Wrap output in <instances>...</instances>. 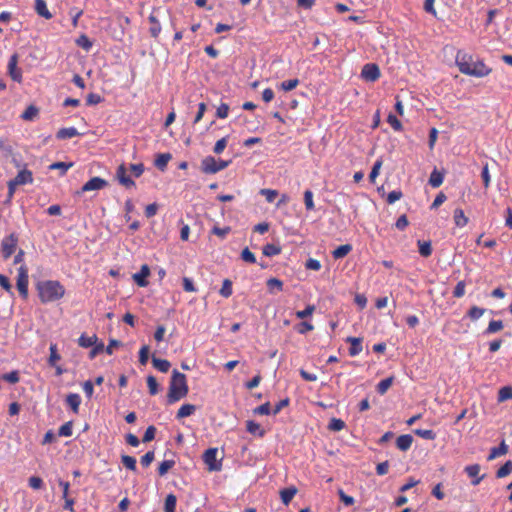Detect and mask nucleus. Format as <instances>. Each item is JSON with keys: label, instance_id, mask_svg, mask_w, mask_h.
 <instances>
[{"label": "nucleus", "instance_id": "nucleus-1", "mask_svg": "<svg viewBox=\"0 0 512 512\" xmlns=\"http://www.w3.org/2000/svg\"><path fill=\"white\" fill-rule=\"evenodd\" d=\"M456 65L462 74L474 77H485L492 71L483 61L474 62L471 56L460 52L456 55Z\"/></svg>", "mask_w": 512, "mask_h": 512}, {"label": "nucleus", "instance_id": "nucleus-2", "mask_svg": "<svg viewBox=\"0 0 512 512\" xmlns=\"http://www.w3.org/2000/svg\"><path fill=\"white\" fill-rule=\"evenodd\" d=\"M36 289L42 303L57 301L65 295V287L57 280L40 281Z\"/></svg>", "mask_w": 512, "mask_h": 512}, {"label": "nucleus", "instance_id": "nucleus-3", "mask_svg": "<svg viewBox=\"0 0 512 512\" xmlns=\"http://www.w3.org/2000/svg\"><path fill=\"white\" fill-rule=\"evenodd\" d=\"M189 392L186 375L174 369L171 376L167 401L173 404L187 396Z\"/></svg>", "mask_w": 512, "mask_h": 512}, {"label": "nucleus", "instance_id": "nucleus-4", "mask_svg": "<svg viewBox=\"0 0 512 512\" xmlns=\"http://www.w3.org/2000/svg\"><path fill=\"white\" fill-rule=\"evenodd\" d=\"M17 245L18 236L15 233H11L10 235L4 237L1 242V253L3 259H9L15 252Z\"/></svg>", "mask_w": 512, "mask_h": 512}, {"label": "nucleus", "instance_id": "nucleus-5", "mask_svg": "<svg viewBox=\"0 0 512 512\" xmlns=\"http://www.w3.org/2000/svg\"><path fill=\"white\" fill-rule=\"evenodd\" d=\"M28 284H29V276H28V268L26 265L22 264L18 268L17 274V289L20 295L26 299L28 297Z\"/></svg>", "mask_w": 512, "mask_h": 512}, {"label": "nucleus", "instance_id": "nucleus-6", "mask_svg": "<svg viewBox=\"0 0 512 512\" xmlns=\"http://www.w3.org/2000/svg\"><path fill=\"white\" fill-rule=\"evenodd\" d=\"M217 454V448H209L203 454V461L209 471H220L222 468L221 461L217 460Z\"/></svg>", "mask_w": 512, "mask_h": 512}, {"label": "nucleus", "instance_id": "nucleus-7", "mask_svg": "<svg viewBox=\"0 0 512 512\" xmlns=\"http://www.w3.org/2000/svg\"><path fill=\"white\" fill-rule=\"evenodd\" d=\"M380 76V69L375 63H367L361 70V77L366 81L375 82Z\"/></svg>", "mask_w": 512, "mask_h": 512}, {"label": "nucleus", "instance_id": "nucleus-8", "mask_svg": "<svg viewBox=\"0 0 512 512\" xmlns=\"http://www.w3.org/2000/svg\"><path fill=\"white\" fill-rule=\"evenodd\" d=\"M107 186H108V182L105 179L96 176V177L91 178L89 181H87L82 186L81 190L77 192V194L80 195L82 193L89 192V191L101 190Z\"/></svg>", "mask_w": 512, "mask_h": 512}, {"label": "nucleus", "instance_id": "nucleus-9", "mask_svg": "<svg viewBox=\"0 0 512 512\" xmlns=\"http://www.w3.org/2000/svg\"><path fill=\"white\" fill-rule=\"evenodd\" d=\"M18 55L14 53L8 61V74L15 82H22V72L18 68Z\"/></svg>", "mask_w": 512, "mask_h": 512}, {"label": "nucleus", "instance_id": "nucleus-10", "mask_svg": "<svg viewBox=\"0 0 512 512\" xmlns=\"http://www.w3.org/2000/svg\"><path fill=\"white\" fill-rule=\"evenodd\" d=\"M150 275V268L147 264H143L138 273H135L132 278L139 287H146L148 281L146 278Z\"/></svg>", "mask_w": 512, "mask_h": 512}, {"label": "nucleus", "instance_id": "nucleus-11", "mask_svg": "<svg viewBox=\"0 0 512 512\" xmlns=\"http://www.w3.org/2000/svg\"><path fill=\"white\" fill-rule=\"evenodd\" d=\"M201 171L205 174H215L218 172L216 159L212 156H207L201 161Z\"/></svg>", "mask_w": 512, "mask_h": 512}, {"label": "nucleus", "instance_id": "nucleus-12", "mask_svg": "<svg viewBox=\"0 0 512 512\" xmlns=\"http://www.w3.org/2000/svg\"><path fill=\"white\" fill-rule=\"evenodd\" d=\"M16 184L18 185H26V184H32L33 183V173L32 171L24 168L20 170L16 177L12 179Z\"/></svg>", "mask_w": 512, "mask_h": 512}, {"label": "nucleus", "instance_id": "nucleus-13", "mask_svg": "<svg viewBox=\"0 0 512 512\" xmlns=\"http://www.w3.org/2000/svg\"><path fill=\"white\" fill-rule=\"evenodd\" d=\"M346 342L350 343L349 355L354 357L360 354L363 350L362 339L358 337H348Z\"/></svg>", "mask_w": 512, "mask_h": 512}, {"label": "nucleus", "instance_id": "nucleus-14", "mask_svg": "<svg viewBox=\"0 0 512 512\" xmlns=\"http://www.w3.org/2000/svg\"><path fill=\"white\" fill-rule=\"evenodd\" d=\"M117 178L119 182L125 187L135 186V182L126 175V168L123 164H121L116 171Z\"/></svg>", "mask_w": 512, "mask_h": 512}, {"label": "nucleus", "instance_id": "nucleus-15", "mask_svg": "<svg viewBox=\"0 0 512 512\" xmlns=\"http://www.w3.org/2000/svg\"><path fill=\"white\" fill-rule=\"evenodd\" d=\"M465 471L469 477L475 478L472 480L473 485H478L484 478V475L478 476L480 472V465L478 464L466 466Z\"/></svg>", "mask_w": 512, "mask_h": 512}, {"label": "nucleus", "instance_id": "nucleus-16", "mask_svg": "<svg viewBox=\"0 0 512 512\" xmlns=\"http://www.w3.org/2000/svg\"><path fill=\"white\" fill-rule=\"evenodd\" d=\"M412 443H413V437L410 434L401 435L396 440V446L401 451L409 450Z\"/></svg>", "mask_w": 512, "mask_h": 512}, {"label": "nucleus", "instance_id": "nucleus-17", "mask_svg": "<svg viewBox=\"0 0 512 512\" xmlns=\"http://www.w3.org/2000/svg\"><path fill=\"white\" fill-rule=\"evenodd\" d=\"M35 10L39 16L47 20L53 17L47 8L45 0H35Z\"/></svg>", "mask_w": 512, "mask_h": 512}, {"label": "nucleus", "instance_id": "nucleus-18", "mask_svg": "<svg viewBox=\"0 0 512 512\" xmlns=\"http://www.w3.org/2000/svg\"><path fill=\"white\" fill-rule=\"evenodd\" d=\"M454 223L457 227H465L468 224V217L465 215L463 209L457 208L453 214Z\"/></svg>", "mask_w": 512, "mask_h": 512}, {"label": "nucleus", "instance_id": "nucleus-19", "mask_svg": "<svg viewBox=\"0 0 512 512\" xmlns=\"http://www.w3.org/2000/svg\"><path fill=\"white\" fill-rule=\"evenodd\" d=\"M66 403L74 413H78L79 406L81 404V397L77 393H70L66 397Z\"/></svg>", "mask_w": 512, "mask_h": 512}, {"label": "nucleus", "instance_id": "nucleus-20", "mask_svg": "<svg viewBox=\"0 0 512 512\" xmlns=\"http://www.w3.org/2000/svg\"><path fill=\"white\" fill-rule=\"evenodd\" d=\"M79 135L78 130L75 127L61 128L58 130L56 137L60 140L70 139Z\"/></svg>", "mask_w": 512, "mask_h": 512}, {"label": "nucleus", "instance_id": "nucleus-21", "mask_svg": "<svg viewBox=\"0 0 512 512\" xmlns=\"http://www.w3.org/2000/svg\"><path fill=\"white\" fill-rule=\"evenodd\" d=\"M508 452V446L506 445L505 441H502L501 444L498 447H493L490 450V454L488 456V460H493L497 457L503 456L507 454Z\"/></svg>", "mask_w": 512, "mask_h": 512}, {"label": "nucleus", "instance_id": "nucleus-22", "mask_svg": "<svg viewBox=\"0 0 512 512\" xmlns=\"http://www.w3.org/2000/svg\"><path fill=\"white\" fill-rule=\"evenodd\" d=\"M152 364L154 368H156L158 371L162 373H166L169 371L171 364L166 359H160L155 356H152Z\"/></svg>", "mask_w": 512, "mask_h": 512}, {"label": "nucleus", "instance_id": "nucleus-23", "mask_svg": "<svg viewBox=\"0 0 512 512\" xmlns=\"http://www.w3.org/2000/svg\"><path fill=\"white\" fill-rule=\"evenodd\" d=\"M172 156L170 153H161L158 154L155 159V166L161 170L164 171L167 167L168 162L171 160Z\"/></svg>", "mask_w": 512, "mask_h": 512}, {"label": "nucleus", "instance_id": "nucleus-24", "mask_svg": "<svg viewBox=\"0 0 512 512\" xmlns=\"http://www.w3.org/2000/svg\"><path fill=\"white\" fill-rule=\"evenodd\" d=\"M246 429L252 435L259 437H263L265 435V431L261 428L260 424L253 420H248L246 422Z\"/></svg>", "mask_w": 512, "mask_h": 512}, {"label": "nucleus", "instance_id": "nucleus-25", "mask_svg": "<svg viewBox=\"0 0 512 512\" xmlns=\"http://www.w3.org/2000/svg\"><path fill=\"white\" fill-rule=\"evenodd\" d=\"M196 411V406L193 404H183L177 411L176 418L182 419L192 415Z\"/></svg>", "mask_w": 512, "mask_h": 512}, {"label": "nucleus", "instance_id": "nucleus-26", "mask_svg": "<svg viewBox=\"0 0 512 512\" xmlns=\"http://www.w3.org/2000/svg\"><path fill=\"white\" fill-rule=\"evenodd\" d=\"M297 489L295 487L285 488L280 491V497L283 504L288 505L293 497L296 495Z\"/></svg>", "mask_w": 512, "mask_h": 512}, {"label": "nucleus", "instance_id": "nucleus-27", "mask_svg": "<svg viewBox=\"0 0 512 512\" xmlns=\"http://www.w3.org/2000/svg\"><path fill=\"white\" fill-rule=\"evenodd\" d=\"M149 22L151 23V27L149 29L150 35L153 38H157L161 32V25L157 19V17L153 14L149 16Z\"/></svg>", "mask_w": 512, "mask_h": 512}, {"label": "nucleus", "instance_id": "nucleus-28", "mask_svg": "<svg viewBox=\"0 0 512 512\" xmlns=\"http://www.w3.org/2000/svg\"><path fill=\"white\" fill-rule=\"evenodd\" d=\"M512 399V386H503L498 391L497 400L499 403Z\"/></svg>", "mask_w": 512, "mask_h": 512}, {"label": "nucleus", "instance_id": "nucleus-29", "mask_svg": "<svg viewBox=\"0 0 512 512\" xmlns=\"http://www.w3.org/2000/svg\"><path fill=\"white\" fill-rule=\"evenodd\" d=\"M351 250H352V246L350 244L340 245L332 252V256L335 259H341V258L345 257L346 255H348L351 252Z\"/></svg>", "mask_w": 512, "mask_h": 512}, {"label": "nucleus", "instance_id": "nucleus-30", "mask_svg": "<svg viewBox=\"0 0 512 512\" xmlns=\"http://www.w3.org/2000/svg\"><path fill=\"white\" fill-rule=\"evenodd\" d=\"M97 336H86L82 334L78 339V344L83 348H89L96 344Z\"/></svg>", "mask_w": 512, "mask_h": 512}, {"label": "nucleus", "instance_id": "nucleus-31", "mask_svg": "<svg viewBox=\"0 0 512 512\" xmlns=\"http://www.w3.org/2000/svg\"><path fill=\"white\" fill-rule=\"evenodd\" d=\"M262 253L267 257L276 256L281 253V247L269 243L263 246Z\"/></svg>", "mask_w": 512, "mask_h": 512}, {"label": "nucleus", "instance_id": "nucleus-32", "mask_svg": "<svg viewBox=\"0 0 512 512\" xmlns=\"http://www.w3.org/2000/svg\"><path fill=\"white\" fill-rule=\"evenodd\" d=\"M419 253L423 257H429L432 254V245L430 241H418Z\"/></svg>", "mask_w": 512, "mask_h": 512}, {"label": "nucleus", "instance_id": "nucleus-33", "mask_svg": "<svg viewBox=\"0 0 512 512\" xmlns=\"http://www.w3.org/2000/svg\"><path fill=\"white\" fill-rule=\"evenodd\" d=\"M177 498L174 494H168L164 503V512H175Z\"/></svg>", "mask_w": 512, "mask_h": 512}, {"label": "nucleus", "instance_id": "nucleus-34", "mask_svg": "<svg viewBox=\"0 0 512 512\" xmlns=\"http://www.w3.org/2000/svg\"><path fill=\"white\" fill-rule=\"evenodd\" d=\"M75 42L77 46L81 47L85 51H89L93 45L92 41L85 34L80 35Z\"/></svg>", "mask_w": 512, "mask_h": 512}, {"label": "nucleus", "instance_id": "nucleus-35", "mask_svg": "<svg viewBox=\"0 0 512 512\" xmlns=\"http://www.w3.org/2000/svg\"><path fill=\"white\" fill-rule=\"evenodd\" d=\"M38 113H39L38 108L34 105H30L22 113L21 118L26 121H31L38 115Z\"/></svg>", "mask_w": 512, "mask_h": 512}, {"label": "nucleus", "instance_id": "nucleus-36", "mask_svg": "<svg viewBox=\"0 0 512 512\" xmlns=\"http://www.w3.org/2000/svg\"><path fill=\"white\" fill-rule=\"evenodd\" d=\"M392 384L393 377L385 378L377 384L376 390L379 394L383 395L387 392V390L391 387Z\"/></svg>", "mask_w": 512, "mask_h": 512}, {"label": "nucleus", "instance_id": "nucleus-37", "mask_svg": "<svg viewBox=\"0 0 512 512\" xmlns=\"http://www.w3.org/2000/svg\"><path fill=\"white\" fill-rule=\"evenodd\" d=\"M219 293L224 298H229L232 295L233 289H232V282H231V280L224 279V281L222 283V287H221Z\"/></svg>", "mask_w": 512, "mask_h": 512}, {"label": "nucleus", "instance_id": "nucleus-38", "mask_svg": "<svg viewBox=\"0 0 512 512\" xmlns=\"http://www.w3.org/2000/svg\"><path fill=\"white\" fill-rule=\"evenodd\" d=\"M443 179V175L440 172L434 170L430 175L429 184L433 188H437L443 183Z\"/></svg>", "mask_w": 512, "mask_h": 512}, {"label": "nucleus", "instance_id": "nucleus-39", "mask_svg": "<svg viewBox=\"0 0 512 512\" xmlns=\"http://www.w3.org/2000/svg\"><path fill=\"white\" fill-rule=\"evenodd\" d=\"M503 329V322L501 320H492L489 322L485 330V334H493Z\"/></svg>", "mask_w": 512, "mask_h": 512}, {"label": "nucleus", "instance_id": "nucleus-40", "mask_svg": "<svg viewBox=\"0 0 512 512\" xmlns=\"http://www.w3.org/2000/svg\"><path fill=\"white\" fill-rule=\"evenodd\" d=\"M512 472V461L508 460L503 466H501L497 472L496 477L497 478H504L508 476Z\"/></svg>", "mask_w": 512, "mask_h": 512}, {"label": "nucleus", "instance_id": "nucleus-41", "mask_svg": "<svg viewBox=\"0 0 512 512\" xmlns=\"http://www.w3.org/2000/svg\"><path fill=\"white\" fill-rule=\"evenodd\" d=\"M121 462L122 464L131 471H136V459L133 456L129 455H122L121 456Z\"/></svg>", "mask_w": 512, "mask_h": 512}, {"label": "nucleus", "instance_id": "nucleus-42", "mask_svg": "<svg viewBox=\"0 0 512 512\" xmlns=\"http://www.w3.org/2000/svg\"><path fill=\"white\" fill-rule=\"evenodd\" d=\"M72 166H73V163H72V162H70V163H65V162H55V163H52V164L49 166V169H50V170H60V171H61V175H64V174H66V172L68 171V169H70Z\"/></svg>", "mask_w": 512, "mask_h": 512}, {"label": "nucleus", "instance_id": "nucleus-43", "mask_svg": "<svg viewBox=\"0 0 512 512\" xmlns=\"http://www.w3.org/2000/svg\"><path fill=\"white\" fill-rule=\"evenodd\" d=\"M345 427V422L342 419L339 418H332L328 424V429L330 431H341Z\"/></svg>", "mask_w": 512, "mask_h": 512}, {"label": "nucleus", "instance_id": "nucleus-44", "mask_svg": "<svg viewBox=\"0 0 512 512\" xmlns=\"http://www.w3.org/2000/svg\"><path fill=\"white\" fill-rule=\"evenodd\" d=\"M174 465L175 461L173 459L162 461L158 467V474L160 476H164L171 468L174 467Z\"/></svg>", "mask_w": 512, "mask_h": 512}, {"label": "nucleus", "instance_id": "nucleus-45", "mask_svg": "<svg viewBox=\"0 0 512 512\" xmlns=\"http://www.w3.org/2000/svg\"><path fill=\"white\" fill-rule=\"evenodd\" d=\"M0 378L10 384H16L20 381L19 372L17 370L5 373L1 375Z\"/></svg>", "mask_w": 512, "mask_h": 512}, {"label": "nucleus", "instance_id": "nucleus-46", "mask_svg": "<svg viewBox=\"0 0 512 512\" xmlns=\"http://www.w3.org/2000/svg\"><path fill=\"white\" fill-rule=\"evenodd\" d=\"M414 433L426 440H434L436 438V433L431 429H415Z\"/></svg>", "mask_w": 512, "mask_h": 512}, {"label": "nucleus", "instance_id": "nucleus-47", "mask_svg": "<svg viewBox=\"0 0 512 512\" xmlns=\"http://www.w3.org/2000/svg\"><path fill=\"white\" fill-rule=\"evenodd\" d=\"M485 309L484 308H480V307H477V306H472L467 315L469 316V318L471 320H478L480 317H482L485 313Z\"/></svg>", "mask_w": 512, "mask_h": 512}, {"label": "nucleus", "instance_id": "nucleus-48", "mask_svg": "<svg viewBox=\"0 0 512 512\" xmlns=\"http://www.w3.org/2000/svg\"><path fill=\"white\" fill-rule=\"evenodd\" d=\"M147 386L151 395H156L159 392V384L154 376L147 377Z\"/></svg>", "mask_w": 512, "mask_h": 512}, {"label": "nucleus", "instance_id": "nucleus-49", "mask_svg": "<svg viewBox=\"0 0 512 512\" xmlns=\"http://www.w3.org/2000/svg\"><path fill=\"white\" fill-rule=\"evenodd\" d=\"M49 350H50V356H49L48 362L51 366H55L56 362L59 361L61 358L57 351V345L51 344Z\"/></svg>", "mask_w": 512, "mask_h": 512}, {"label": "nucleus", "instance_id": "nucleus-50", "mask_svg": "<svg viewBox=\"0 0 512 512\" xmlns=\"http://www.w3.org/2000/svg\"><path fill=\"white\" fill-rule=\"evenodd\" d=\"M304 204L308 211H312L315 208L313 201V192L311 190H306L304 192Z\"/></svg>", "mask_w": 512, "mask_h": 512}, {"label": "nucleus", "instance_id": "nucleus-51", "mask_svg": "<svg viewBox=\"0 0 512 512\" xmlns=\"http://www.w3.org/2000/svg\"><path fill=\"white\" fill-rule=\"evenodd\" d=\"M73 424L71 421L64 423L58 430L59 436L70 437L72 435Z\"/></svg>", "mask_w": 512, "mask_h": 512}, {"label": "nucleus", "instance_id": "nucleus-52", "mask_svg": "<svg viewBox=\"0 0 512 512\" xmlns=\"http://www.w3.org/2000/svg\"><path fill=\"white\" fill-rule=\"evenodd\" d=\"M227 143H228V136H225V137L219 139L214 145L213 152L215 154H221L224 151V149L226 148Z\"/></svg>", "mask_w": 512, "mask_h": 512}, {"label": "nucleus", "instance_id": "nucleus-53", "mask_svg": "<svg viewBox=\"0 0 512 512\" xmlns=\"http://www.w3.org/2000/svg\"><path fill=\"white\" fill-rule=\"evenodd\" d=\"M387 122L395 131H401L403 128L401 121L393 114L388 115Z\"/></svg>", "mask_w": 512, "mask_h": 512}, {"label": "nucleus", "instance_id": "nucleus-54", "mask_svg": "<svg viewBox=\"0 0 512 512\" xmlns=\"http://www.w3.org/2000/svg\"><path fill=\"white\" fill-rule=\"evenodd\" d=\"M299 85V80L297 78L295 79H289L286 81H283L281 83V89L284 91H291L295 89Z\"/></svg>", "mask_w": 512, "mask_h": 512}, {"label": "nucleus", "instance_id": "nucleus-55", "mask_svg": "<svg viewBox=\"0 0 512 512\" xmlns=\"http://www.w3.org/2000/svg\"><path fill=\"white\" fill-rule=\"evenodd\" d=\"M315 311L314 305H307L304 310H300L296 312V317L298 319H305L309 316H311Z\"/></svg>", "mask_w": 512, "mask_h": 512}, {"label": "nucleus", "instance_id": "nucleus-56", "mask_svg": "<svg viewBox=\"0 0 512 512\" xmlns=\"http://www.w3.org/2000/svg\"><path fill=\"white\" fill-rule=\"evenodd\" d=\"M267 287L269 288L270 292H272L273 289H277L278 291H282L283 289V282L277 278H270L267 281Z\"/></svg>", "mask_w": 512, "mask_h": 512}, {"label": "nucleus", "instance_id": "nucleus-57", "mask_svg": "<svg viewBox=\"0 0 512 512\" xmlns=\"http://www.w3.org/2000/svg\"><path fill=\"white\" fill-rule=\"evenodd\" d=\"M241 259L251 264H254L256 262L255 255L247 247L242 250Z\"/></svg>", "mask_w": 512, "mask_h": 512}, {"label": "nucleus", "instance_id": "nucleus-58", "mask_svg": "<svg viewBox=\"0 0 512 512\" xmlns=\"http://www.w3.org/2000/svg\"><path fill=\"white\" fill-rule=\"evenodd\" d=\"M149 359V346L143 345L139 351V362L146 365Z\"/></svg>", "mask_w": 512, "mask_h": 512}, {"label": "nucleus", "instance_id": "nucleus-59", "mask_svg": "<svg viewBox=\"0 0 512 512\" xmlns=\"http://www.w3.org/2000/svg\"><path fill=\"white\" fill-rule=\"evenodd\" d=\"M465 287H466L465 281H459L454 288L453 296L456 298L463 297L465 294Z\"/></svg>", "mask_w": 512, "mask_h": 512}, {"label": "nucleus", "instance_id": "nucleus-60", "mask_svg": "<svg viewBox=\"0 0 512 512\" xmlns=\"http://www.w3.org/2000/svg\"><path fill=\"white\" fill-rule=\"evenodd\" d=\"M260 194L265 196L267 202L272 203L278 195V192L272 189H261Z\"/></svg>", "mask_w": 512, "mask_h": 512}, {"label": "nucleus", "instance_id": "nucleus-61", "mask_svg": "<svg viewBox=\"0 0 512 512\" xmlns=\"http://www.w3.org/2000/svg\"><path fill=\"white\" fill-rule=\"evenodd\" d=\"M154 458H155L154 452L148 451L141 457V460H140L141 465L143 467H148L154 461Z\"/></svg>", "mask_w": 512, "mask_h": 512}, {"label": "nucleus", "instance_id": "nucleus-62", "mask_svg": "<svg viewBox=\"0 0 512 512\" xmlns=\"http://www.w3.org/2000/svg\"><path fill=\"white\" fill-rule=\"evenodd\" d=\"M313 329H314V326L311 323L306 322V321L299 323L296 327V330L299 334H305L309 331H312Z\"/></svg>", "mask_w": 512, "mask_h": 512}, {"label": "nucleus", "instance_id": "nucleus-63", "mask_svg": "<svg viewBox=\"0 0 512 512\" xmlns=\"http://www.w3.org/2000/svg\"><path fill=\"white\" fill-rule=\"evenodd\" d=\"M403 194L400 190H393L387 195V203L393 204L402 198Z\"/></svg>", "mask_w": 512, "mask_h": 512}, {"label": "nucleus", "instance_id": "nucleus-64", "mask_svg": "<svg viewBox=\"0 0 512 512\" xmlns=\"http://www.w3.org/2000/svg\"><path fill=\"white\" fill-rule=\"evenodd\" d=\"M229 113V106L226 103H221L216 111V116L220 119H225Z\"/></svg>", "mask_w": 512, "mask_h": 512}]
</instances>
